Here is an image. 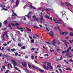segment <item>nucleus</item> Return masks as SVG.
I'll return each instance as SVG.
<instances>
[{
	"mask_svg": "<svg viewBox=\"0 0 73 73\" xmlns=\"http://www.w3.org/2000/svg\"><path fill=\"white\" fill-rule=\"evenodd\" d=\"M43 68L44 69H45L46 70H49V67L48 66H46V65L43 64Z\"/></svg>",
	"mask_w": 73,
	"mask_h": 73,
	"instance_id": "1",
	"label": "nucleus"
},
{
	"mask_svg": "<svg viewBox=\"0 0 73 73\" xmlns=\"http://www.w3.org/2000/svg\"><path fill=\"white\" fill-rule=\"evenodd\" d=\"M11 61L13 62V65H14V67H15V66H16L17 65V63L16 62H15V61L13 60H11Z\"/></svg>",
	"mask_w": 73,
	"mask_h": 73,
	"instance_id": "2",
	"label": "nucleus"
},
{
	"mask_svg": "<svg viewBox=\"0 0 73 73\" xmlns=\"http://www.w3.org/2000/svg\"><path fill=\"white\" fill-rule=\"evenodd\" d=\"M29 7L31 9H36V8L34 6H33L32 5H30L29 6Z\"/></svg>",
	"mask_w": 73,
	"mask_h": 73,
	"instance_id": "3",
	"label": "nucleus"
},
{
	"mask_svg": "<svg viewBox=\"0 0 73 73\" xmlns=\"http://www.w3.org/2000/svg\"><path fill=\"white\" fill-rule=\"evenodd\" d=\"M16 6L17 7H18V5L19 4V3H20V1H19V0H16Z\"/></svg>",
	"mask_w": 73,
	"mask_h": 73,
	"instance_id": "4",
	"label": "nucleus"
},
{
	"mask_svg": "<svg viewBox=\"0 0 73 73\" xmlns=\"http://www.w3.org/2000/svg\"><path fill=\"white\" fill-rule=\"evenodd\" d=\"M22 64L23 66H25V67H27V63L25 62H23L22 63Z\"/></svg>",
	"mask_w": 73,
	"mask_h": 73,
	"instance_id": "5",
	"label": "nucleus"
},
{
	"mask_svg": "<svg viewBox=\"0 0 73 73\" xmlns=\"http://www.w3.org/2000/svg\"><path fill=\"white\" fill-rule=\"evenodd\" d=\"M61 41L63 42H65V43H67V44H69V43L67 42V41L65 40H61Z\"/></svg>",
	"mask_w": 73,
	"mask_h": 73,
	"instance_id": "6",
	"label": "nucleus"
},
{
	"mask_svg": "<svg viewBox=\"0 0 73 73\" xmlns=\"http://www.w3.org/2000/svg\"><path fill=\"white\" fill-rule=\"evenodd\" d=\"M62 13L63 17L66 16V15H65V11H62V13Z\"/></svg>",
	"mask_w": 73,
	"mask_h": 73,
	"instance_id": "7",
	"label": "nucleus"
},
{
	"mask_svg": "<svg viewBox=\"0 0 73 73\" xmlns=\"http://www.w3.org/2000/svg\"><path fill=\"white\" fill-rule=\"evenodd\" d=\"M55 41H56V40L55 39H54L52 41V42L53 43H54V44L51 43V44L53 45H54V46H55V45H56V42H55Z\"/></svg>",
	"mask_w": 73,
	"mask_h": 73,
	"instance_id": "8",
	"label": "nucleus"
},
{
	"mask_svg": "<svg viewBox=\"0 0 73 73\" xmlns=\"http://www.w3.org/2000/svg\"><path fill=\"white\" fill-rule=\"evenodd\" d=\"M48 34H49L50 35V36H52V37H53V32H52V31H51L50 32V33H48Z\"/></svg>",
	"mask_w": 73,
	"mask_h": 73,
	"instance_id": "9",
	"label": "nucleus"
},
{
	"mask_svg": "<svg viewBox=\"0 0 73 73\" xmlns=\"http://www.w3.org/2000/svg\"><path fill=\"white\" fill-rule=\"evenodd\" d=\"M3 57H6L7 58V60H8V58H9V57H11V56H9L8 55H3Z\"/></svg>",
	"mask_w": 73,
	"mask_h": 73,
	"instance_id": "10",
	"label": "nucleus"
},
{
	"mask_svg": "<svg viewBox=\"0 0 73 73\" xmlns=\"http://www.w3.org/2000/svg\"><path fill=\"white\" fill-rule=\"evenodd\" d=\"M31 43H33V44H34V43H35L34 39H31Z\"/></svg>",
	"mask_w": 73,
	"mask_h": 73,
	"instance_id": "11",
	"label": "nucleus"
},
{
	"mask_svg": "<svg viewBox=\"0 0 73 73\" xmlns=\"http://www.w3.org/2000/svg\"><path fill=\"white\" fill-rule=\"evenodd\" d=\"M38 69L39 70V71H40V72H44V70H42V69L39 68H38Z\"/></svg>",
	"mask_w": 73,
	"mask_h": 73,
	"instance_id": "12",
	"label": "nucleus"
},
{
	"mask_svg": "<svg viewBox=\"0 0 73 73\" xmlns=\"http://www.w3.org/2000/svg\"><path fill=\"white\" fill-rule=\"evenodd\" d=\"M44 10H45V11H47V12H48V11H50V10H52V9H45Z\"/></svg>",
	"mask_w": 73,
	"mask_h": 73,
	"instance_id": "13",
	"label": "nucleus"
},
{
	"mask_svg": "<svg viewBox=\"0 0 73 73\" xmlns=\"http://www.w3.org/2000/svg\"><path fill=\"white\" fill-rule=\"evenodd\" d=\"M48 66H49L50 69H53V68L52 67V66L51 65L49 64H48Z\"/></svg>",
	"mask_w": 73,
	"mask_h": 73,
	"instance_id": "14",
	"label": "nucleus"
},
{
	"mask_svg": "<svg viewBox=\"0 0 73 73\" xmlns=\"http://www.w3.org/2000/svg\"><path fill=\"white\" fill-rule=\"evenodd\" d=\"M25 49V46H23L21 47V49Z\"/></svg>",
	"mask_w": 73,
	"mask_h": 73,
	"instance_id": "15",
	"label": "nucleus"
},
{
	"mask_svg": "<svg viewBox=\"0 0 73 73\" xmlns=\"http://www.w3.org/2000/svg\"><path fill=\"white\" fill-rule=\"evenodd\" d=\"M69 51L70 50L68 48L67 49V50L65 51V53H67V52H69Z\"/></svg>",
	"mask_w": 73,
	"mask_h": 73,
	"instance_id": "16",
	"label": "nucleus"
},
{
	"mask_svg": "<svg viewBox=\"0 0 73 73\" xmlns=\"http://www.w3.org/2000/svg\"><path fill=\"white\" fill-rule=\"evenodd\" d=\"M40 20L41 21L43 20V17L42 16H40Z\"/></svg>",
	"mask_w": 73,
	"mask_h": 73,
	"instance_id": "17",
	"label": "nucleus"
},
{
	"mask_svg": "<svg viewBox=\"0 0 73 73\" xmlns=\"http://www.w3.org/2000/svg\"><path fill=\"white\" fill-rule=\"evenodd\" d=\"M30 13H28V14L27 15H25L26 16H27V17L28 18H29V17L28 16H29V14H30Z\"/></svg>",
	"mask_w": 73,
	"mask_h": 73,
	"instance_id": "18",
	"label": "nucleus"
},
{
	"mask_svg": "<svg viewBox=\"0 0 73 73\" xmlns=\"http://www.w3.org/2000/svg\"><path fill=\"white\" fill-rule=\"evenodd\" d=\"M31 58L32 60H33L34 59V56L33 55H32L31 56Z\"/></svg>",
	"mask_w": 73,
	"mask_h": 73,
	"instance_id": "19",
	"label": "nucleus"
},
{
	"mask_svg": "<svg viewBox=\"0 0 73 73\" xmlns=\"http://www.w3.org/2000/svg\"><path fill=\"white\" fill-rule=\"evenodd\" d=\"M31 50H33V51H36V49L34 48H32L31 49Z\"/></svg>",
	"mask_w": 73,
	"mask_h": 73,
	"instance_id": "20",
	"label": "nucleus"
},
{
	"mask_svg": "<svg viewBox=\"0 0 73 73\" xmlns=\"http://www.w3.org/2000/svg\"><path fill=\"white\" fill-rule=\"evenodd\" d=\"M34 28H36V29H38L39 28V27H38L37 26H34Z\"/></svg>",
	"mask_w": 73,
	"mask_h": 73,
	"instance_id": "21",
	"label": "nucleus"
},
{
	"mask_svg": "<svg viewBox=\"0 0 73 73\" xmlns=\"http://www.w3.org/2000/svg\"><path fill=\"white\" fill-rule=\"evenodd\" d=\"M15 50H16V49H15V48H13L11 49V51L12 52H14Z\"/></svg>",
	"mask_w": 73,
	"mask_h": 73,
	"instance_id": "22",
	"label": "nucleus"
},
{
	"mask_svg": "<svg viewBox=\"0 0 73 73\" xmlns=\"http://www.w3.org/2000/svg\"><path fill=\"white\" fill-rule=\"evenodd\" d=\"M11 24L12 26H15V25H16L15 24H13V23H11Z\"/></svg>",
	"mask_w": 73,
	"mask_h": 73,
	"instance_id": "23",
	"label": "nucleus"
},
{
	"mask_svg": "<svg viewBox=\"0 0 73 73\" xmlns=\"http://www.w3.org/2000/svg\"><path fill=\"white\" fill-rule=\"evenodd\" d=\"M15 25H15L16 27H18V26H19V25H20V24H18V23H15Z\"/></svg>",
	"mask_w": 73,
	"mask_h": 73,
	"instance_id": "24",
	"label": "nucleus"
},
{
	"mask_svg": "<svg viewBox=\"0 0 73 73\" xmlns=\"http://www.w3.org/2000/svg\"><path fill=\"white\" fill-rule=\"evenodd\" d=\"M11 42H12V40H10L9 42H8L7 44H9V43H11Z\"/></svg>",
	"mask_w": 73,
	"mask_h": 73,
	"instance_id": "25",
	"label": "nucleus"
},
{
	"mask_svg": "<svg viewBox=\"0 0 73 73\" xmlns=\"http://www.w3.org/2000/svg\"><path fill=\"white\" fill-rule=\"evenodd\" d=\"M39 26H40V29H42V28L43 27L41 25H39Z\"/></svg>",
	"mask_w": 73,
	"mask_h": 73,
	"instance_id": "26",
	"label": "nucleus"
},
{
	"mask_svg": "<svg viewBox=\"0 0 73 73\" xmlns=\"http://www.w3.org/2000/svg\"><path fill=\"white\" fill-rule=\"evenodd\" d=\"M34 20H36V21H38V19L37 18H35Z\"/></svg>",
	"mask_w": 73,
	"mask_h": 73,
	"instance_id": "27",
	"label": "nucleus"
},
{
	"mask_svg": "<svg viewBox=\"0 0 73 73\" xmlns=\"http://www.w3.org/2000/svg\"><path fill=\"white\" fill-rule=\"evenodd\" d=\"M18 46H19V47L22 46V45H21V44H18Z\"/></svg>",
	"mask_w": 73,
	"mask_h": 73,
	"instance_id": "28",
	"label": "nucleus"
},
{
	"mask_svg": "<svg viewBox=\"0 0 73 73\" xmlns=\"http://www.w3.org/2000/svg\"><path fill=\"white\" fill-rule=\"evenodd\" d=\"M68 34V33L66 32H64V35H67Z\"/></svg>",
	"mask_w": 73,
	"mask_h": 73,
	"instance_id": "29",
	"label": "nucleus"
},
{
	"mask_svg": "<svg viewBox=\"0 0 73 73\" xmlns=\"http://www.w3.org/2000/svg\"><path fill=\"white\" fill-rule=\"evenodd\" d=\"M17 29H23V28L22 27H18Z\"/></svg>",
	"mask_w": 73,
	"mask_h": 73,
	"instance_id": "30",
	"label": "nucleus"
},
{
	"mask_svg": "<svg viewBox=\"0 0 73 73\" xmlns=\"http://www.w3.org/2000/svg\"><path fill=\"white\" fill-rule=\"evenodd\" d=\"M27 31H29V32H31V29H28L27 30Z\"/></svg>",
	"mask_w": 73,
	"mask_h": 73,
	"instance_id": "31",
	"label": "nucleus"
},
{
	"mask_svg": "<svg viewBox=\"0 0 73 73\" xmlns=\"http://www.w3.org/2000/svg\"><path fill=\"white\" fill-rule=\"evenodd\" d=\"M7 20H6L4 21V23H5V24H7Z\"/></svg>",
	"mask_w": 73,
	"mask_h": 73,
	"instance_id": "32",
	"label": "nucleus"
},
{
	"mask_svg": "<svg viewBox=\"0 0 73 73\" xmlns=\"http://www.w3.org/2000/svg\"><path fill=\"white\" fill-rule=\"evenodd\" d=\"M28 66L29 67V68L30 69L31 68V65L30 64H28Z\"/></svg>",
	"mask_w": 73,
	"mask_h": 73,
	"instance_id": "33",
	"label": "nucleus"
},
{
	"mask_svg": "<svg viewBox=\"0 0 73 73\" xmlns=\"http://www.w3.org/2000/svg\"><path fill=\"white\" fill-rule=\"evenodd\" d=\"M29 38H30V39H31V40H32L33 38L31 36H29Z\"/></svg>",
	"mask_w": 73,
	"mask_h": 73,
	"instance_id": "34",
	"label": "nucleus"
},
{
	"mask_svg": "<svg viewBox=\"0 0 73 73\" xmlns=\"http://www.w3.org/2000/svg\"><path fill=\"white\" fill-rule=\"evenodd\" d=\"M64 4H65L64 3H61L62 5V6L65 7V5H64Z\"/></svg>",
	"mask_w": 73,
	"mask_h": 73,
	"instance_id": "35",
	"label": "nucleus"
},
{
	"mask_svg": "<svg viewBox=\"0 0 73 73\" xmlns=\"http://www.w3.org/2000/svg\"><path fill=\"white\" fill-rule=\"evenodd\" d=\"M32 67H33V68H34V69H36V66H33Z\"/></svg>",
	"mask_w": 73,
	"mask_h": 73,
	"instance_id": "36",
	"label": "nucleus"
},
{
	"mask_svg": "<svg viewBox=\"0 0 73 73\" xmlns=\"http://www.w3.org/2000/svg\"><path fill=\"white\" fill-rule=\"evenodd\" d=\"M64 44L66 46L67 48H68V44L65 43Z\"/></svg>",
	"mask_w": 73,
	"mask_h": 73,
	"instance_id": "37",
	"label": "nucleus"
},
{
	"mask_svg": "<svg viewBox=\"0 0 73 73\" xmlns=\"http://www.w3.org/2000/svg\"><path fill=\"white\" fill-rule=\"evenodd\" d=\"M40 14H41V16H40V15H39V16H42V12H41L40 13Z\"/></svg>",
	"mask_w": 73,
	"mask_h": 73,
	"instance_id": "38",
	"label": "nucleus"
},
{
	"mask_svg": "<svg viewBox=\"0 0 73 73\" xmlns=\"http://www.w3.org/2000/svg\"><path fill=\"white\" fill-rule=\"evenodd\" d=\"M67 5L68 6H70V7H72V5L70 4H68Z\"/></svg>",
	"mask_w": 73,
	"mask_h": 73,
	"instance_id": "39",
	"label": "nucleus"
},
{
	"mask_svg": "<svg viewBox=\"0 0 73 73\" xmlns=\"http://www.w3.org/2000/svg\"><path fill=\"white\" fill-rule=\"evenodd\" d=\"M69 50H71V47L70 46V47H68V48Z\"/></svg>",
	"mask_w": 73,
	"mask_h": 73,
	"instance_id": "40",
	"label": "nucleus"
},
{
	"mask_svg": "<svg viewBox=\"0 0 73 73\" xmlns=\"http://www.w3.org/2000/svg\"><path fill=\"white\" fill-rule=\"evenodd\" d=\"M67 70H72V69H70V68H66Z\"/></svg>",
	"mask_w": 73,
	"mask_h": 73,
	"instance_id": "41",
	"label": "nucleus"
},
{
	"mask_svg": "<svg viewBox=\"0 0 73 73\" xmlns=\"http://www.w3.org/2000/svg\"><path fill=\"white\" fill-rule=\"evenodd\" d=\"M9 72V70H7L5 73H8Z\"/></svg>",
	"mask_w": 73,
	"mask_h": 73,
	"instance_id": "42",
	"label": "nucleus"
},
{
	"mask_svg": "<svg viewBox=\"0 0 73 73\" xmlns=\"http://www.w3.org/2000/svg\"><path fill=\"white\" fill-rule=\"evenodd\" d=\"M50 52H54V50H52L51 49H50Z\"/></svg>",
	"mask_w": 73,
	"mask_h": 73,
	"instance_id": "43",
	"label": "nucleus"
},
{
	"mask_svg": "<svg viewBox=\"0 0 73 73\" xmlns=\"http://www.w3.org/2000/svg\"><path fill=\"white\" fill-rule=\"evenodd\" d=\"M14 68H15V69H16V70H18V68L16 67L15 66V67H14Z\"/></svg>",
	"mask_w": 73,
	"mask_h": 73,
	"instance_id": "44",
	"label": "nucleus"
},
{
	"mask_svg": "<svg viewBox=\"0 0 73 73\" xmlns=\"http://www.w3.org/2000/svg\"><path fill=\"white\" fill-rule=\"evenodd\" d=\"M69 3L68 2H66L64 3V4H68Z\"/></svg>",
	"mask_w": 73,
	"mask_h": 73,
	"instance_id": "45",
	"label": "nucleus"
},
{
	"mask_svg": "<svg viewBox=\"0 0 73 73\" xmlns=\"http://www.w3.org/2000/svg\"><path fill=\"white\" fill-rule=\"evenodd\" d=\"M7 50L9 52H11V49L10 48H8Z\"/></svg>",
	"mask_w": 73,
	"mask_h": 73,
	"instance_id": "46",
	"label": "nucleus"
},
{
	"mask_svg": "<svg viewBox=\"0 0 73 73\" xmlns=\"http://www.w3.org/2000/svg\"><path fill=\"white\" fill-rule=\"evenodd\" d=\"M55 23H58L59 24H61V22H55Z\"/></svg>",
	"mask_w": 73,
	"mask_h": 73,
	"instance_id": "47",
	"label": "nucleus"
},
{
	"mask_svg": "<svg viewBox=\"0 0 73 73\" xmlns=\"http://www.w3.org/2000/svg\"><path fill=\"white\" fill-rule=\"evenodd\" d=\"M70 36H73V33H70Z\"/></svg>",
	"mask_w": 73,
	"mask_h": 73,
	"instance_id": "48",
	"label": "nucleus"
},
{
	"mask_svg": "<svg viewBox=\"0 0 73 73\" xmlns=\"http://www.w3.org/2000/svg\"><path fill=\"white\" fill-rule=\"evenodd\" d=\"M33 19L36 18V16L35 15H34L33 16Z\"/></svg>",
	"mask_w": 73,
	"mask_h": 73,
	"instance_id": "49",
	"label": "nucleus"
},
{
	"mask_svg": "<svg viewBox=\"0 0 73 73\" xmlns=\"http://www.w3.org/2000/svg\"><path fill=\"white\" fill-rule=\"evenodd\" d=\"M8 65L9 66H12V65L11 64V63H9Z\"/></svg>",
	"mask_w": 73,
	"mask_h": 73,
	"instance_id": "50",
	"label": "nucleus"
},
{
	"mask_svg": "<svg viewBox=\"0 0 73 73\" xmlns=\"http://www.w3.org/2000/svg\"><path fill=\"white\" fill-rule=\"evenodd\" d=\"M3 45L5 46L6 45H7V44L6 43H5V44H3Z\"/></svg>",
	"mask_w": 73,
	"mask_h": 73,
	"instance_id": "51",
	"label": "nucleus"
},
{
	"mask_svg": "<svg viewBox=\"0 0 73 73\" xmlns=\"http://www.w3.org/2000/svg\"><path fill=\"white\" fill-rule=\"evenodd\" d=\"M42 9V8H38V10H41V9Z\"/></svg>",
	"mask_w": 73,
	"mask_h": 73,
	"instance_id": "52",
	"label": "nucleus"
},
{
	"mask_svg": "<svg viewBox=\"0 0 73 73\" xmlns=\"http://www.w3.org/2000/svg\"><path fill=\"white\" fill-rule=\"evenodd\" d=\"M15 55L16 56H17V55H18V53L17 52H16L15 53Z\"/></svg>",
	"mask_w": 73,
	"mask_h": 73,
	"instance_id": "53",
	"label": "nucleus"
},
{
	"mask_svg": "<svg viewBox=\"0 0 73 73\" xmlns=\"http://www.w3.org/2000/svg\"><path fill=\"white\" fill-rule=\"evenodd\" d=\"M13 1H14V0H12L11 2V4H12V3H13Z\"/></svg>",
	"mask_w": 73,
	"mask_h": 73,
	"instance_id": "54",
	"label": "nucleus"
},
{
	"mask_svg": "<svg viewBox=\"0 0 73 73\" xmlns=\"http://www.w3.org/2000/svg\"><path fill=\"white\" fill-rule=\"evenodd\" d=\"M46 30L47 31H49V29L47 28V27H46Z\"/></svg>",
	"mask_w": 73,
	"mask_h": 73,
	"instance_id": "55",
	"label": "nucleus"
},
{
	"mask_svg": "<svg viewBox=\"0 0 73 73\" xmlns=\"http://www.w3.org/2000/svg\"><path fill=\"white\" fill-rule=\"evenodd\" d=\"M2 25V23H0V27H1V26Z\"/></svg>",
	"mask_w": 73,
	"mask_h": 73,
	"instance_id": "56",
	"label": "nucleus"
},
{
	"mask_svg": "<svg viewBox=\"0 0 73 73\" xmlns=\"http://www.w3.org/2000/svg\"><path fill=\"white\" fill-rule=\"evenodd\" d=\"M6 37H7V38H8V37H9V36H8V35H7L6 34Z\"/></svg>",
	"mask_w": 73,
	"mask_h": 73,
	"instance_id": "57",
	"label": "nucleus"
},
{
	"mask_svg": "<svg viewBox=\"0 0 73 73\" xmlns=\"http://www.w3.org/2000/svg\"><path fill=\"white\" fill-rule=\"evenodd\" d=\"M69 29H70L71 31H72L73 30V29L72 28H69Z\"/></svg>",
	"mask_w": 73,
	"mask_h": 73,
	"instance_id": "58",
	"label": "nucleus"
},
{
	"mask_svg": "<svg viewBox=\"0 0 73 73\" xmlns=\"http://www.w3.org/2000/svg\"><path fill=\"white\" fill-rule=\"evenodd\" d=\"M7 31H5L4 32V34L5 35H6V34H7Z\"/></svg>",
	"mask_w": 73,
	"mask_h": 73,
	"instance_id": "59",
	"label": "nucleus"
},
{
	"mask_svg": "<svg viewBox=\"0 0 73 73\" xmlns=\"http://www.w3.org/2000/svg\"><path fill=\"white\" fill-rule=\"evenodd\" d=\"M60 60L59 59H56V61H60Z\"/></svg>",
	"mask_w": 73,
	"mask_h": 73,
	"instance_id": "60",
	"label": "nucleus"
},
{
	"mask_svg": "<svg viewBox=\"0 0 73 73\" xmlns=\"http://www.w3.org/2000/svg\"><path fill=\"white\" fill-rule=\"evenodd\" d=\"M70 42V44H72V40H69Z\"/></svg>",
	"mask_w": 73,
	"mask_h": 73,
	"instance_id": "61",
	"label": "nucleus"
},
{
	"mask_svg": "<svg viewBox=\"0 0 73 73\" xmlns=\"http://www.w3.org/2000/svg\"><path fill=\"white\" fill-rule=\"evenodd\" d=\"M3 69H5V66H3Z\"/></svg>",
	"mask_w": 73,
	"mask_h": 73,
	"instance_id": "62",
	"label": "nucleus"
},
{
	"mask_svg": "<svg viewBox=\"0 0 73 73\" xmlns=\"http://www.w3.org/2000/svg\"><path fill=\"white\" fill-rule=\"evenodd\" d=\"M1 72H3V68H1Z\"/></svg>",
	"mask_w": 73,
	"mask_h": 73,
	"instance_id": "63",
	"label": "nucleus"
},
{
	"mask_svg": "<svg viewBox=\"0 0 73 73\" xmlns=\"http://www.w3.org/2000/svg\"><path fill=\"white\" fill-rule=\"evenodd\" d=\"M64 32H63L61 33V34H62V35H64Z\"/></svg>",
	"mask_w": 73,
	"mask_h": 73,
	"instance_id": "64",
	"label": "nucleus"
}]
</instances>
